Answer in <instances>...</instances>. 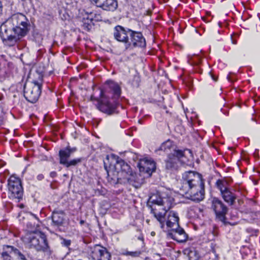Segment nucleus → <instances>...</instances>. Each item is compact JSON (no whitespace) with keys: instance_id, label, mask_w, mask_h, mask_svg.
I'll use <instances>...</instances> for the list:
<instances>
[{"instance_id":"obj_31","label":"nucleus","mask_w":260,"mask_h":260,"mask_svg":"<svg viewBox=\"0 0 260 260\" xmlns=\"http://www.w3.org/2000/svg\"><path fill=\"white\" fill-rule=\"evenodd\" d=\"M26 225L28 229V230L30 232L29 233L35 232L36 231H34V228L35 227V225H32V223L30 222L27 223Z\"/></svg>"},{"instance_id":"obj_33","label":"nucleus","mask_w":260,"mask_h":260,"mask_svg":"<svg viewBox=\"0 0 260 260\" xmlns=\"http://www.w3.org/2000/svg\"><path fill=\"white\" fill-rule=\"evenodd\" d=\"M44 178V176L42 174H39L37 176V179L39 180H42Z\"/></svg>"},{"instance_id":"obj_29","label":"nucleus","mask_w":260,"mask_h":260,"mask_svg":"<svg viewBox=\"0 0 260 260\" xmlns=\"http://www.w3.org/2000/svg\"><path fill=\"white\" fill-rule=\"evenodd\" d=\"M200 58L197 55H194L188 59V62L191 65L197 64L200 62Z\"/></svg>"},{"instance_id":"obj_6","label":"nucleus","mask_w":260,"mask_h":260,"mask_svg":"<svg viewBox=\"0 0 260 260\" xmlns=\"http://www.w3.org/2000/svg\"><path fill=\"white\" fill-rule=\"evenodd\" d=\"M155 217L159 221L160 227L164 230L176 229L179 227V220L177 213L174 211H166L164 213L152 211Z\"/></svg>"},{"instance_id":"obj_39","label":"nucleus","mask_w":260,"mask_h":260,"mask_svg":"<svg viewBox=\"0 0 260 260\" xmlns=\"http://www.w3.org/2000/svg\"><path fill=\"white\" fill-rule=\"evenodd\" d=\"M108 178L110 179V174H109V173L108 172Z\"/></svg>"},{"instance_id":"obj_42","label":"nucleus","mask_w":260,"mask_h":260,"mask_svg":"<svg viewBox=\"0 0 260 260\" xmlns=\"http://www.w3.org/2000/svg\"><path fill=\"white\" fill-rule=\"evenodd\" d=\"M154 234V232H152V233H151V235H153V234Z\"/></svg>"},{"instance_id":"obj_36","label":"nucleus","mask_w":260,"mask_h":260,"mask_svg":"<svg viewBox=\"0 0 260 260\" xmlns=\"http://www.w3.org/2000/svg\"><path fill=\"white\" fill-rule=\"evenodd\" d=\"M212 80H214V81H216L217 80V78L215 77L214 75L212 74Z\"/></svg>"},{"instance_id":"obj_14","label":"nucleus","mask_w":260,"mask_h":260,"mask_svg":"<svg viewBox=\"0 0 260 260\" xmlns=\"http://www.w3.org/2000/svg\"><path fill=\"white\" fill-rule=\"evenodd\" d=\"M129 36L131 39H128L129 49L146 46L145 39L141 32L132 30Z\"/></svg>"},{"instance_id":"obj_4","label":"nucleus","mask_w":260,"mask_h":260,"mask_svg":"<svg viewBox=\"0 0 260 260\" xmlns=\"http://www.w3.org/2000/svg\"><path fill=\"white\" fill-rule=\"evenodd\" d=\"M106 83L108 86L109 93L112 95H108V99L99 102L96 106L97 108L108 115L117 114L118 99L121 95V88L118 83L113 81H107Z\"/></svg>"},{"instance_id":"obj_22","label":"nucleus","mask_w":260,"mask_h":260,"mask_svg":"<svg viewBox=\"0 0 260 260\" xmlns=\"http://www.w3.org/2000/svg\"><path fill=\"white\" fill-rule=\"evenodd\" d=\"M73 150L68 147L64 149H61L59 151V156L60 158L59 162L60 164L65 165L68 161V158L70 157Z\"/></svg>"},{"instance_id":"obj_26","label":"nucleus","mask_w":260,"mask_h":260,"mask_svg":"<svg viewBox=\"0 0 260 260\" xmlns=\"http://www.w3.org/2000/svg\"><path fill=\"white\" fill-rule=\"evenodd\" d=\"M225 184L226 183L224 181L219 179L216 181L215 185L217 188L220 190L221 193L227 189L225 186Z\"/></svg>"},{"instance_id":"obj_38","label":"nucleus","mask_w":260,"mask_h":260,"mask_svg":"<svg viewBox=\"0 0 260 260\" xmlns=\"http://www.w3.org/2000/svg\"><path fill=\"white\" fill-rule=\"evenodd\" d=\"M85 221L83 220H81L80 221V224L81 225H83Z\"/></svg>"},{"instance_id":"obj_32","label":"nucleus","mask_w":260,"mask_h":260,"mask_svg":"<svg viewBox=\"0 0 260 260\" xmlns=\"http://www.w3.org/2000/svg\"><path fill=\"white\" fill-rule=\"evenodd\" d=\"M50 175L52 178H54L56 176L57 174L55 172H51L50 174Z\"/></svg>"},{"instance_id":"obj_10","label":"nucleus","mask_w":260,"mask_h":260,"mask_svg":"<svg viewBox=\"0 0 260 260\" xmlns=\"http://www.w3.org/2000/svg\"><path fill=\"white\" fill-rule=\"evenodd\" d=\"M1 255L3 260H26L18 249L9 245L4 246Z\"/></svg>"},{"instance_id":"obj_41","label":"nucleus","mask_w":260,"mask_h":260,"mask_svg":"<svg viewBox=\"0 0 260 260\" xmlns=\"http://www.w3.org/2000/svg\"><path fill=\"white\" fill-rule=\"evenodd\" d=\"M209 74L211 75V71H210L209 72Z\"/></svg>"},{"instance_id":"obj_30","label":"nucleus","mask_w":260,"mask_h":260,"mask_svg":"<svg viewBox=\"0 0 260 260\" xmlns=\"http://www.w3.org/2000/svg\"><path fill=\"white\" fill-rule=\"evenodd\" d=\"M71 241L70 240L62 239L61 243L63 246L68 247L71 245Z\"/></svg>"},{"instance_id":"obj_21","label":"nucleus","mask_w":260,"mask_h":260,"mask_svg":"<svg viewBox=\"0 0 260 260\" xmlns=\"http://www.w3.org/2000/svg\"><path fill=\"white\" fill-rule=\"evenodd\" d=\"M94 16L95 20L99 21L101 20V17L99 15L96 16L95 14L92 12L86 11L85 12V15L83 19L86 21L84 22L83 25L87 30H90L92 27V21L94 19Z\"/></svg>"},{"instance_id":"obj_8","label":"nucleus","mask_w":260,"mask_h":260,"mask_svg":"<svg viewBox=\"0 0 260 260\" xmlns=\"http://www.w3.org/2000/svg\"><path fill=\"white\" fill-rule=\"evenodd\" d=\"M41 92V84L37 81L25 84L24 86V96L29 102L36 103Z\"/></svg>"},{"instance_id":"obj_35","label":"nucleus","mask_w":260,"mask_h":260,"mask_svg":"<svg viewBox=\"0 0 260 260\" xmlns=\"http://www.w3.org/2000/svg\"><path fill=\"white\" fill-rule=\"evenodd\" d=\"M3 123V117L2 116H0V125H1Z\"/></svg>"},{"instance_id":"obj_40","label":"nucleus","mask_w":260,"mask_h":260,"mask_svg":"<svg viewBox=\"0 0 260 260\" xmlns=\"http://www.w3.org/2000/svg\"><path fill=\"white\" fill-rule=\"evenodd\" d=\"M139 239L140 240H143V238L139 237Z\"/></svg>"},{"instance_id":"obj_44","label":"nucleus","mask_w":260,"mask_h":260,"mask_svg":"<svg viewBox=\"0 0 260 260\" xmlns=\"http://www.w3.org/2000/svg\"><path fill=\"white\" fill-rule=\"evenodd\" d=\"M92 99H93V97H92V96H91V100H92Z\"/></svg>"},{"instance_id":"obj_17","label":"nucleus","mask_w":260,"mask_h":260,"mask_svg":"<svg viewBox=\"0 0 260 260\" xmlns=\"http://www.w3.org/2000/svg\"><path fill=\"white\" fill-rule=\"evenodd\" d=\"M98 7L107 11H114L118 7L117 0H91Z\"/></svg>"},{"instance_id":"obj_9","label":"nucleus","mask_w":260,"mask_h":260,"mask_svg":"<svg viewBox=\"0 0 260 260\" xmlns=\"http://www.w3.org/2000/svg\"><path fill=\"white\" fill-rule=\"evenodd\" d=\"M8 185L9 197L18 200L21 199L23 191L20 179L15 176H11L8 180Z\"/></svg>"},{"instance_id":"obj_20","label":"nucleus","mask_w":260,"mask_h":260,"mask_svg":"<svg viewBox=\"0 0 260 260\" xmlns=\"http://www.w3.org/2000/svg\"><path fill=\"white\" fill-rule=\"evenodd\" d=\"M170 191L168 193H162L161 199H159L160 202V205L164 207L163 209L166 211H168L172 206L174 202V198L169 195Z\"/></svg>"},{"instance_id":"obj_18","label":"nucleus","mask_w":260,"mask_h":260,"mask_svg":"<svg viewBox=\"0 0 260 260\" xmlns=\"http://www.w3.org/2000/svg\"><path fill=\"white\" fill-rule=\"evenodd\" d=\"M168 234V237L176 241L179 243L185 242L188 238L187 235L185 233L184 230L179 227L176 229L170 230Z\"/></svg>"},{"instance_id":"obj_11","label":"nucleus","mask_w":260,"mask_h":260,"mask_svg":"<svg viewBox=\"0 0 260 260\" xmlns=\"http://www.w3.org/2000/svg\"><path fill=\"white\" fill-rule=\"evenodd\" d=\"M132 29L125 28L120 26H116L113 29V35L114 39L119 42L123 43L126 49H129V44L128 43V36L130 35Z\"/></svg>"},{"instance_id":"obj_12","label":"nucleus","mask_w":260,"mask_h":260,"mask_svg":"<svg viewBox=\"0 0 260 260\" xmlns=\"http://www.w3.org/2000/svg\"><path fill=\"white\" fill-rule=\"evenodd\" d=\"M212 208L214 209L216 218L221 221H224L228 208L222 202L217 198H214L212 200Z\"/></svg>"},{"instance_id":"obj_1","label":"nucleus","mask_w":260,"mask_h":260,"mask_svg":"<svg viewBox=\"0 0 260 260\" xmlns=\"http://www.w3.org/2000/svg\"><path fill=\"white\" fill-rule=\"evenodd\" d=\"M28 20L21 13L12 15L11 18L3 23L0 27L1 37L3 43L13 46L28 31Z\"/></svg>"},{"instance_id":"obj_2","label":"nucleus","mask_w":260,"mask_h":260,"mask_svg":"<svg viewBox=\"0 0 260 260\" xmlns=\"http://www.w3.org/2000/svg\"><path fill=\"white\" fill-rule=\"evenodd\" d=\"M182 188L185 193H188L190 199L200 202L204 198V184L200 173L189 171L182 174Z\"/></svg>"},{"instance_id":"obj_43","label":"nucleus","mask_w":260,"mask_h":260,"mask_svg":"<svg viewBox=\"0 0 260 260\" xmlns=\"http://www.w3.org/2000/svg\"><path fill=\"white\" fill-rule=\"evenodd\" d=\"M111 179L112 180H115V179H114V178H112H112H111Z\"/></svg>"},{"instance_id":"obj_15","label":"nucleus","mask_w":260,"mask_h":260,"mask_svg":"<svg viewBox=\"0 0 260 260\" xmlns=\"http://www.w3.org/2000/svg\"><path fill=\"white\" fill-rule=\"evenodd\" d=\"M141 172L146 173L149 175L155 170V162L151 158H145L140 160L138 165Z\"/></svg>"},{"instance_id":"obj_24","label":"nucleus","mask_w":260,"mask_h":260,"mask_svg":"<svg viewBox=\"0 0 260 260\" xmlns=\"http://www.w3.org/2000/svg\"><path fill=\"white\" fill-rule=\"evenodd\" d=\"M187 254L189 260H198L199 258L198 252L193 248L189 249Z\"/></svg>"},{"instance_id":"obj_19","label":"nucleus","mask_w":260,"mask_h":260,"mask_svg":"<svg viewBox=\"0 0 260 260\" xmlns=\"http://www.w3.org/2000/svg\"><path fill=\"white\" fill-rule=\"evenodd\" d=\"M64 220V214L62 211H54L52 214V225L54 228L61 226Z\"/></svg>"},{"instance_id":"obj_5","label":"nucleus","mask_w":260,"mask_h":260,"mask_svg":"<svg viewBox=\"0 0 260 260\" xmlns=\"http://www.w3.org/2000/svg\"><path fill=\"white\" fill-rule=\"evenodd\" d=\"M176 155L169 157L166 160V168L170 170H177L181 164L191 166L193 163V155L190 150H178L175 152Z\"/></svg>"},{"instance_id":"obj_13","label":"nucleus","mask_w":260,"mask_h":260,"mask_svg":"<svg viewBox=\"0 0 260 260\" xmlns=\"http://www.w3.org/2000/svg\"><path fill=\"white\" fill-rule=\"evenodd\" d=\"M176 146L174 142L170 139H168L166 141L162 143L159 148L155 150V152L159 155H162V153H166L168 154V158L169 159V157H173L176 155L175 154V151H177L178 150L176 149Z\"/></svg>"},{"instance_id":"obj_23","label":"nucleus","mask_w":260,"mask_h":260,"mask_svg":"<svg viewBox=\"0 0 260 260\" xmlns=\"http://www.w3.org/2000/svg\"><path fill=\"white\" fill-rule=\"evenodd\" d=\"M221 194L226 202L230 203L231 205L234 204L236 197L233 192L226 189L224 191L222 192Z\"/></svg>"},{"instance_id":"obj_25","label":"nucleus","mask_w":260,"mask_h":260,"mask_svg":"<svg viewBox=\"0 0 260 260\" xmlns=\"http://www.w3.org/2000/svg\"><path fill=\"white\" fill-rule=\"evenodd\" d=\"M161 194L159 195L158 194H153L149 198V202L152 204L159 205L160 203L159 199H161Z\"/></svg>"},{"instance_id":"obj_3","label":"nucleus","mask_w":260,"mask_h":260,"mask_svg":"<svg viewBox=\"0 0 260 260\" xmlns=\"http://www.w3.org/2000/svg\"><path fill=\"white\" fill-rule=\"evenodd\" d=\"M107 160H111L110 165L114 164L117 170V182L120 183H128L136 187L138 184L137 175L133 173L130 166L116 155L111 154L106 156Z\"/></svg>"},{"instance_id":"obj_37","label":"nucleus","mask_w":260,"mask_h":260,"mask_svg":"<svg viewBox=\"0 0 260 260\" xmlns=\"http://www.w3.org/2000/svg\"><path fill=\"white\" fill-rule=\"evenodd\" d=\"M214 149L215 151L218 152L217 149L216 147H214L213 145L212 144V150Z\"/></svg>"},{"instance_id":"obj_16","label":"nucleus","mask_w":260,"mask_h":260,"mask_svg":"<svg viewBox=\"0 0 260 260\" xmlns=\"http://www.w3.org/2000/svg\"><path fill=\"white\" fill-rule=\"evenodd\" d=\"M91 257L94 260H111V254L106 248L96 245L91 254Z\"/></svg>"},{"instance_id":"obj_7","label":"nucleus","mask_w":260,"mask_h":260,"mask_svg":"<svg viewBox=\"0 0 260 260\" xmlns=\"http://www.w3.org/2000/svg\"><path fill=\"white\" fill-rule=\"evenodd\" d=\"M25 239L28 246L37 251H45L48 248L45 235L39 231L27 234Z\"/></svg>"},{"instance_id":"obj_27","label":"nucleus","mask_w":260,"mask_h":260,"mask_svg":"<svg viewBox=\"0 0 260 260\" xmlns=\"http://www.w3.org/2000/svg\"><path fill=\"white\" fill-rule=\"evenodd\" d=\"M81 158H76L69 161L64 165L66 167L69 168L71 166H75L77 164L80 162Z\"/></svg>"},{"instance_id":"obj_28","label":"nucleus","mask_w":260,"mask_h":260,"mask_svg":"<svg viewBox=\"0 0 260 260\" xmlns=\"http://www.w3.org/2000/svg\"><path fill=\"white\" fill-rule=\"evenodd\" d=\"M142 253L141 251H126L123 253L124 255L126 256H131L133 257H139Z\"/></svg>"},{"instance_id":"obj_34","label":"nucleus","mask_w":260,"mask_h":260,"mask_svg":"<svg viewBox=\"0 0 260 260\" xmlns=\"http://www.w3.org/2000/svg\"><path fill=\"white\" fill-rule=\"evenodd\" d=\"M212 253H214V255H215L214 260H218V258H219L218 255L217 254H216L215 252V251L213 249H212Z\"/></svg>"}]
</instances>
